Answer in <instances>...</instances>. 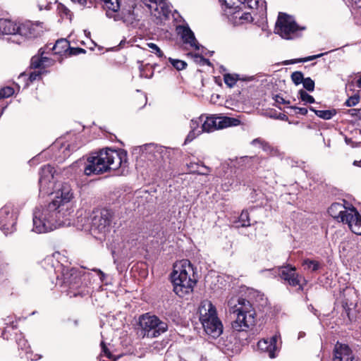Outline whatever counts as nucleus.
<instances>
[{"instance_id": "f257e3e1", "label": "nucleus", "mask_w": 361, "mask_h": 361, "mask_svg": "<svg viewBox=\"0 0 361 361\" xmlns=\"http://www.w3.org/2000/svg\"><path fill=\"white\" fill-rule=\"evenodd\" d=\"M39 186L40 195L54 194V198L47 205L35 209L32 231L44 233L70 225L69 216L73 212L71 200L73 197L71 185L56 182L54 169L51 165H46L41 168Z\"/></svg>"}, {"instance_id": "f03ea898", "label": "nucleus", "mask_w": 361, "mask_h": 361, "mask_svg": "<svg viewBox=\"0 0 361 361\" xmlns=\"http://www.w3.org/2000/svg\"><path fill=\"white\" fill-rule=\"evenodd\" d=\"M127 154L123 150L102 149L91 154L85 163L84 173L87 176L101 174L109 171L126 168Z\"/></svg>"}, {"instance_id": "7ed1b4c3", "label": "nucleus", "mask_w": 361, "mask_h": 361, "mask_svg": "<svg viewBox=\"0 0 361 361\" xmlns=\"http://www.w3.org/2000/svg\"><path fill=\"white\" fill-rule=\"evenodd\" d=\"M228 309L233 315L232 329L235 331H247L253 327L256 322V312L250 301L233 297L228 301Z\"/></svg>"}, {"instance_id": "20e7f679", "label": "nucleus", "mask_w": 361, "mask_h": 361, "mask_svg": "<svg viewBox=\"0 0 361 361\" xmlns=\"http://www.w3.org/2000/svg\"><path fill=\"white\" fill-rule=\"evenodd\" d=\"M171 278L173 290L180 297L192 293L197 281L193 266L188 259L180 260L174 264Z\"/></svg>"}, {"instance_id": "39448f33", "label": "nucleus", "mask_w": 361, "mask_h": 361, "mask_svg": "<svg viewBox=\"0 0 361 361\" xmlns=\"http://www.w3.org/2000/svg\"><path fill=\"white\" fill-rule=\"evenodd\" d=\"M223 6L225 15L234 25L250 23L252 17L250 13L243 12L240 9V5L243 4L252 9L259 8L262 11L266 10L264 0H219Z\"/></svg>"}, {"instance_id": "423d86ee", "label": "nucleus", "mask_w": 361, "mask_h": 361, "mask_svg": "<svg viewBox=\"0 0 361 361\" xmlns=\"http://www.w3.org/2000/svg\"><path fill=\"white\" fill-rule=\"evenodd\" d=\"M87 221L91 223H82L83 218L78 219L79 226L85 228V231H90L96 238L102 240L110 231L111 214L109 210H95L91 212V215L86 216Z\"/></svg>"}, {"instance_id": "0eeeda50", "label": "nucleus", "mask_w": 361, "mask_h": 361, "mask_svg": "<svg viewBox=\"0 0 361 361\" xmlns=\"http://www.w3.org/2000/svg\"><path fill=\"white\" fill-rule=\"evenodd\" d=\"M328 212L338 221L348 224L353 233L361 235V216L355 207L336 202L331 205Z\"/></svg>"}, {"instance_id": "6e6552de", "label": "nucleus", "mask_w": 361, "mask_h": 361, "mask_svg": "<svg viewBox=\"0 0 361 361\" xmlns=\"http://www.w3.org/2000/svg\"><path fill=\"white\" fill-rule=\"evenodd\" d=\"M200 321L205 332L214 338L223 332V324L217 316L215 306L209 300H204L199 307Z\"/></svg>"}, {"instance_id": "1a4fd4ad", "label": "nucleus", "mask_w": 361, "mask_h": 361, "mask_svg": "<svg viewBox=\"0 0 361 361\" xmlns=\"http://www.w3.org/2000/svg\"><path fill=\"white\" fill-rule=\"evenodd\" d=\"M106 9V15L115 21L122 20L127 26L135 27L139 21L137 15L135 13V4L123 8L118 13L120 8L119 0H102Z\"/></svg>"}, {"instance_id": "9d476101", "label": "nucleus", "mask_w": 361, "mask_h": 361, "mask_svg": "<svg viewBox=\"0 0 361 361\" xmlns=\"http://www.w3.org/2000/svg\"><path fill=\"white\" fill-rule=\"evenodd\" d=\"M139 325L144 337L157 338L168 330V324L155 315L146 313L139 318Z\"/></svg>"}, {"instance_id": "9b49d317", "label": "nucleus", "mask_w": 361, "mask_h": 361, "mask_svg": "<svg viewBox=\"0 0 361 361\" xmlns=\"http://www.w3.org/2000/svg\"><path fill=\"white\" fill-rule=\"evenodd\" d=\"M305 27H300L293 16L284 13H279L276 23L275 32L286 39L298 37Z\"/></svg>"}, {"instance_id": "f8f14e48", "label": "nucleus", "mask_w": 361, "mask_h": 361, "mask_svg": "<svg viewBox=\"0 0 361 361\" xmlns=\"http://www.w3.org/2000/svg\"><path fill=\"white\" fill-rule=\"evenodd\" d=\"M18 210L8 202L0 209V230L5 234L13 233L16 230Z\"/></svg>"}, {"instance_id": "ddd939ff", "label": "nucleus", "mask_w": 361, "mask_h": 361, "mask_svg": "<svg viewBox=\"0 0 361 361\" xmlns=\"http://www.w3.org/2000/svg\"><path fill=\"white\" fill-rule=\"evenodd\" d=\"M142 2L149 8L152 15L160 20L166 18L171 13L166 0H142Z\"/></svg>"}, {"instance_id": "4468645a", "label": "nucleus", "mask_w": 361, "mask_h": 361, "mask_svg": "<svg viewBox=\"0 0 361 361\" xmlns=\"http://www.w3.org/2000/svg\"><path fill=\"white\" fill-rule=\"evenodd\" d=\"M279 276L283 280L287 281L290 286H299V288L302 289L300 284L302 277L296 272L295 267L289 265L280 267Z\"/></svg>"}, {"instance_id": "2eb2a0df", "label": "nucleus", "mask_w": 361, "mask_h": 361, "mask_svg": "<svg viewBox=\"0 0 361 361\" xmlns=\"http://www.w3.org/2000/svg\"><path fill=\"white\" fill-rule=\"evenodd\" d=\"M331 361H356L348 345L337 343L335 345Z\"/></svg>"}, {"instance_id": "dca6fc26", "label": "nucleus", "mask_w": 361, "mask_h": 361, "mask_svg": "<svg viewBox=\"0 0 361 361\" xmlns=\"http://www.w3.org/2000/svg\"><path fill=\"white\" fill-rule=\"evenodd\" d=\"M177 30L184 44L189 45L190 48L195 50L200 49V44L195 39L193 32L188 27L179 26Z\"/></svg>"}, {"instance_id": "f3484780", "label": "nucleus", "mask_w": 361, "mask_h": 361, "mask_svg": "<svg viewBox=\"0 0 361 361\" xmlns=\"http://www.w3.org/2000/svg\"><path fill=\"white\" fill-rule=\"evenodd\" d=\"M279 336L274 335L270 339H262L257 343L259 350L267 352L270 358L276 357L275 351L276 350V341Z\"/></svg>"}, {"instance_id": "a211bd4d", "label": "nucleus", "mask_w": 361, "mask_h": 361, "mask_svg": "<svg viewBox=\"0 0 361 361\" xmlns=\"http://www.w3.org/2000/svg\"><path fill=\"white\" fill-rule=\"evenodd\" d=\"M37 25L30 21L17 25L16 36L32 38L37 35Z\"/></svg>"}, {"instance_id": "6ab92c4d", "label": "nucleus", "mask_w": 361, "mask_h": 361, "mask_svg": "<svg viewBox=\"0 0 361 361\" xmlns=\"http://www.w3.org/2000/svg\"><path fill=\"white\" fill-rule=\"evenodd\" d=\"M44 52L42 49L39 50V54L32 57L30 61V68L34 69H42L51 64V61L43 56Z\"/></svg>"}, {"instance_id": "aec40b11", "label": "nucleus", "mask_w": 361, "mask_h": 361, "mask_svg": "<svg viewBox=\"0 0 361 361\" xmlns=\"http://www.w3.org/2000/svg\"><path fill=\"white\" fill-rule=\"evenodd\" d=\"M218 130L240 125V121L233 117L216 114Z\"/></svg>"}, {"instance_id": "412c9836", "label": "nucleus", "mask_w": 361, "mask_h": 361, "mask_svg": "<svg viewBox=\"0 0 361 361\" xmlns=\"http://www.w3.org/2000/svg\"><path fill=\"white\" fill-rule=\"evenodd\" d=\"M17 24L8 19H0V35H13L16 37Z\"/></svg>"}, {"instance_id": "4be33fe9", "label": "nucleus", "mask_w": 361, "mask_h": 361, "mask_svg": "<svg viewBox=\"0 0 361 361\" xmlns=\"http://www.w3.org/2000/svg\"><path fill=\"white\" fill-rule=\"evenodd\" d=\"M203 133H211L218 130L216 114L207 116H204V121L202 123Z\"/></svg>"}, {"instance_id": "5701e85b", "label": "nucleus", "mask_w": 361, "mask_h": 361, "mask_svg": "<svg viewBox=\"0 0 361 361\" xmlns=\"http://www.w3.org/2000/svg\"><path fill=\"white\" fill-rule=\"evenodd\" d=\"M310 111L314 112V114L319 118L324 120H329L333 118L336 114V111L335 109L330 110H316L313 107L310 108Z\"/></svg>"}, {"instance_id": "b1692460", "label": "nucleus", "mask_w": 361, "mask_h": 361, "mask_svg": "<svg viewBox=\"0 0 361 361\" xmlns=\"http://www.w3.org/2000/svg\"><path fill=\"white\" fill-rule=\"evenodd\" d=\"M68 49H70L68 42L63 39L57 40L53 47V50L55 51V53L59 54H62L63 52H66Z\"/></svg>"}, {"instance_id": "393cba45", "label": "nucleus", "mask_w": 361, "mask_h": 361, "mask_svg": "<svg viewBox=\"0 0 361 361\" xmlns=\"http://www.w3.org/2000/svg\"><path fill=\"white\" fill-rule=\"evenodd\" d=\"M204 121V115H201L200 116L193 118L190 121V128L191 130H194L195 131H200L201 133H203L202 123Z\"/></svg>"}, {"instance_id": "a878e982", "label": "nucleus", "mask_w": 361, "mask_h": 361, "mask_svg": "<svg viewBox=\"0 0 361 361\" xmlns=\"http://www.w3.org/2000/svg\"><path fill=\"white\" fill-rule=\"evenodd\" d=\"M253 144L259 143L261 145L262 149L267 152L268 154H270L271 155L275 154L276 150L268 143H265L262 142L259 139H255L252 141Z\"/></svg>"}, {"instance_id": "bb28decb", "label": "nucleus", "mask_w": 361, "mask_h": 361, "mask_svg": "<svg viewBox=\"0 0 361 361\" xmlns=\"http://www.w3.org/2000/svg\"><path fill=\"white\" fill-rule=\"evenodd\" d=\"M169 61L171 65L178 71H182L187 66V63L182 60L169 58Z\"/></svg>"}, {"instance_id": "cd10ccee", "label": "nucleus", "mask_w": 361, "mask_h": 361, "mask_svg": "<svg viewBox=\"0 0 361 361\" xmlns=\"http://www.w3.org/2000/svg\"><path fill=\"white\" fill-rule=\"evenodd\" d=\"M302 265L305 269H312V271H317L319 269V264L317 261L310 260L309 259H305Z\"/></svg>"}, {"instance_id": "c85d7f7f", "label": "nucleus", "mask_w": 361, "mask_h": 361, "mask_svg": "<svg viewBox=\"0 0 361 361\" xmlns=\"http://www.w3.org/2000/svg\"><path fill=\"white\" fill-rule=\"evenodd\" d=\"M224 80L226 85H227L229 87H232L235 85L238 80V78L235 75L226 74L224 75Z\"/></svg>"}, {"instance_id": "c756f323", "label": "nucleus", "mask_w": 361, "mask_h": 361, "mask_svg": "<svg viewBox=\"0 0 361 361\" xmlns=\"http://www.w3.org/2000/svg\"><path fill=\"white\" fill-rule=\"evenodd\" d=\"M144 149H145V150L147 151V152L159 153V154H161L164 150V149H163L161 147L157 146V145H156L154 144H152V143L144 146Z\"/></svg>"}, {"instance_id": "7c9ffc66", "label": "nucleus", "mask_w": 361, "mask_h": 361, "mask_svg": "<svg viewBox=\"0 0 361 361\" xmlns=\"http://www.w3.org/2000/svg\"><path fill=\"white\" fill-rule=\"evenodd\" d=\"M298 94L300 95V98L304 102L310 103V104L314 102V97L312 96H311L310 94H309L308 93H307L305 90H300L299 91Z\"/></svg>"}, {"instance_id": "2f4dec72", "label": "nucleus", "mask_w": 361, "mask_h": 361, "mask_svg": "<svg viewBox=\"0 0 361 361\" xmlns=\"http://www.w3.org/2000/svg\"><path fill=\"white\" fill-rule=\"evenodd\" d=\"M14 90L11 87H5L0 90V99L7 98L13 95Z\"/></svg>"}, {"instance_id": "473e14b6", "label": "nucleus", "mask_w": 361, "mask_h": 361, "mask_svg": "<svg viewBox=\"0 0 361 361\" xmlns=\"http://www.w3.org/2000/svg\"><path fill=\"white\" fill-rule=\"evenodd\" d=\"M240 222H241V226L243 227H246L250 226L249 214L247 211H243L240 215Z\"/></svg>"}, {"instance_id": "72a5a7b5", "label": "nucleus", "mask_w": 361, "mask_h": 361, "mask_svg": "<svg viewBox=\"0 0 361 361\" xmlns=\"http://www.w3.org/2000/svg\"><path fill=\"white\" fill-rule=\"evenodd\" d=\"M291 79L295 85H300L304 80L303 75L301 72L295 71L292 73Z\"/></svg>"}, {"instance_id": "f704fd0d", "label": "nucleus", "mask_w": 361, "mask_h": 361, "mask_svg": "<svg viewBox=\"0 0 361 361\" xmlns=\"http://www.w3.org/2000/svg\"><path fill=\"white\" fill-rule=\"evenodd\" d=\"M303 87L307 91L312 92L314 90V82L310 78H304L302 81Z\"/></svg>"}, {"instance_id": "c9c22d12", "label": "nucleus", "mask_w": 361, "mask_h": 361, "mask_svg": "<svg viewBox=\"0 0 361 361\" xmlns=\"http://www.w3.org/2000/svg\"><path fill=\"white\" fill-rule=\"evenodd\" d=\"M360 96L357 94L350 97L346 102H345V104L347 106H354L360 102Z\"/></svg>"}, {"instance_id": "e433bc0d", "label": "nucleus", "mask_w": 361, "mask_h": 361, "mask_svg": "<svg viewBox=\"0 0 361 361\" xmlns=\"http://www.w3.org/2000/svg\"><path fill=\"white\" fill-rule=\"evenodd\" d=\"M89 215H91V212H87L85 211L84 212H80V214L77 216V219H76V221H75V225L78 227V228L81 229V230H85V228H82V227L79 226L80 224H78V219L80 218H83L82 223H89V224L91 223V221H87V219H85V217L86 216H89Z\"/></svg>"}, {"instance_id": "4c0bfd02", "label": "nucleus", "mask_w": 361, "mask_h": 361, "mask_svg": "<svg viewBox=\"0 0 361 361\" xmlns=\"http://www.w3.org/2000/svg\"><path fill=\"white\" fill-rule=\"evenodd\" d=\"M200 134H201L200 131H195L194 130H190L185 140V144L192 142L195 138H196Z\"/></svg>"}, {"instance_id": "58836bf2", "label": "nucleus", "mask_w": 361, "mask_h": 361, "mask_svg": "<svg viewBox=\"0 0 361 361\" xmlns=\"http://www.w3.org/2000/svg\"><path fill=\"white\" fill-rule=\"evenodd\" d=\"M147 46L151 49V51L156 54L159 57H162L164 56L163 52L156 44L148 43Z\"/></svg>"}, {"instance_id": "ea45409f", "label": "nucleus", "mask_w": 361, "mask_h": 361, "mask_svg": "<svg viewBox=\"0 0 361 361\" xmlns=\"http://www.w3.org/2000/svg\"><path fill=\"white\" fill-rule=\"evenodd\" d=\"M140 69V75L142 78H150L152 75V72L149 75L146 73L147 69H150V67L148 64L143 66L142 64H140L139 66Z\"/></svg>"}, {"instance_id": "a19ab883", "label": "nucleus", "mask_w": 361, "mask_h": 361, "mask_svg": "<svg viewBox=\"0 0 361 361\" xmlns=\"http://www.w3.org/2000/svg\"><path fill=\"white\" fill-rule=\"evenodd\" d=\"M72 275H73V274H70L68 272V269H63V279H61L62 283H64V284L67 283L68 285H71L72 281L70 279V276H72Z\"/></svg>"}, {"instance_id": "79ce46f5", "label": "nucleus", "mask_w": 361, "mask_h": 361, "mask_svg": "<svg viewBox=\"0 0 361 361\" xmlns=\"http://www.w3.org/2000/svg\"><path fill=\"white\" fill-rule=\"evenodd\" d=\"M196 166H197L196 164H190V165L188 166L189 168H191V169H190V173H197V174L202 175V176H207L209 174V172L210 171L209 168L204 166L207 171H195L194 169V167Z\"/></svg>"}, {"instance_id": "37998d69", "label": "nucleus", "mask_w": 361, "mask_h": 361, "mask_svg": "<svg viewBox=\"0 0 361 361\" xmlns=\"http://www.w3.org/2000/svg\"><path fill=\"white\" fill-rule=\"evenodd\" d=\"M42 71L41 70L34 71L30 73L29 80L32 82L41 78Z\"/></svg>"}, {"instance_id": "c03bdc74", "label": "nucleus", "mask_w": 361, "mask_h": 361, "mask_svg": "<svg viewBox=\"0 0 361 361\" xmlns=\"http://www.w3.org/2000/svg\"><path fill=\"white\" fill-rule=\"evenodd\" d=\"M324 54H317V55L310 56H308V57H306V58H304V59H298L297 61H298V62L310 61L314 60V59H315L317 58H319V57L323 56Z\"/></svg>"}, {"instance_id": "a18cd8bd", "label": "nucleus", "mask_w": 361, "mask_h": 361, "mask_svg": "<svg viewBox=\"0 0 361 361\" xmlns=\"http://www.w3.org/2000/svg\"><path fill=\"white\" fill-rule=\"evenodd\" d=\"M101 345H102V353L104 354V355L109 358H111L112 355L111 354L109 349L105 346L104 343L103 342H102Z\"/></svg>"}, {"instance_id": "49530a36", "label": "nucleus", "mask_w": 361, "mask_h": 361, "mask_svg": "<svg viewBox=\"0 0 361 361\" xmlns=\"http://www.w3.org/2000/svg\"><path fill=\"white\" fill-rule=\"evenodd\" d=\"M74 4L78 5L80 7L83 8L86 6L87 0H71Z\"/></svg>"}, {"instance_id": "de8ad7c7", "label": "nucleus", "mask_w": 361, "mask_h": 361, "mask_svg": "<svg viewBox=\"0 0 361 361\" xmlns=\"http://www.w3.org/2000/svg\"><path fill=\"white\" fill-rule=\"evenodd\" d=\"M296 114L301 115H306L307 114V109L302 107H294Z\"/></svg>"}, {"instance_id": "09e8293b", "label": "nucleus", "mask_w": 361, "mask_h": 361, "mask_svg": "<svg viewBox=\"0 0 361 361\" xmlns=\"http://www.w3.org/2000/svg\"><path fill=\"white\" fill-rule=\"evenodd\" d=\"M85 50L82 48H75V49H71L70 53L71 54L77 55L80 53H85Z\"/></svg>"}, {"instance_id": "8fccbe9b", "label": "nucleus", "mask_w": 361, "mask_h": 361, "mask_svg": "<svg viewBox=\"0 0 361 361\" xmlns=\"http://www.w3.org/2000/svg\"><path fill=\"white\" fill-rule=\"evenodd\" d=\"M351 4L352 6L355 8H361V0H348Z\"/></svg>"}, {"instance_id": "3c124183", "label": "nucleus", "mask_w": 361, "mask_h": 361, "mask_svg": "<svg viewBox=\"0 0 361 361\" xmlns=\"http://www.w3.org/2000/svg\"><path fill=\"white\" fill-rule=\"evenodd\" d=\"M196 57H200L203 64L210 65V61L208 59H204L198 55H195Z\"/></svg>"}, {"instance_id": "603ef678", "label": "nucleus", "mask_w": 361, "mask_h": 361, "mask_svg": "<svg viewBox=\"0 0 361 361\" xmlns=\"http://www.w3.org/2000/svg\"><path fill=\"white\" fill-rule=\"evenodd\" d=\"M276 102H278V103H286V101L284 100V99L280 96H276Z\"/></svg>"}, {"instance_id": "864d4df0", "label": "nucleus", "mask_w": 361, "mask_h": 361, "mask_svg": "<svg viewBox=\"0 0 361 361\" xmlns=\"http://www.w3.org/2000/svg\"><path fill=\"white\" fill-rule=\"evenodd\" d=\"M357 86L361 89V75L359 76V78L357 80Z\"/></svg>"}, {"instance_id": "5fc2aeb1", "label": "nucleus", "mask_w": 361, "mask_h": 361, "mask_svg": "<svg viewBox=\"0 0 361 361\" xmlns=\"http://www.w3.org/2000/svg\"><path fill=\"white\" fill-rule=\"evenodd\" d=\"M94 271H97L101 275L100 279L102 280L104 276V274L101 270L94 269Z\"/></svg>"}, {"instance_id": "6e6d98bb", "label": "nucleus", "mask_w": 361, "mask_h": 361, "mask_svg": "<svg viewBox=\"0 0 361 361\" xmlns=\"http://www.w3.org/2000/svg\"><path fill=\"white\" fill-rule=\"evenodd\" d=\"M353 165L357 166H361V160L360 161H355L353 162Z\"/></svg>"}, {"instance_id": "4d7b16f0", "label": "nucleus", "mask_w": 361, "mask_h": 361, "mask_svg": "<svg viewBox=\"0 0 361 361\" xmlns=\"http://www.w3.org/2000/svg\"><path fill=\"white\" fill-rule=\"evenodd\" d=\"M223 188L224 190H228L229 188H230V185H223Z\"/></svg>"}, {"instance_id": "13d9d810", "label": "nucleus", "mask_w": 361, "mask_h": 361, "mask_svg": "<svg viewBox=\"0 0 361 361\" xmlns=\"http://www.w3.org/2000/svg\"><path fill=\"white\" fill-rule=\"evenodd\" d=\"M309 309H310L312 312H313L314 314H316V312H317V311L314 310V308L312 305H310V306L309 307Z\"/></svg>"}, {"instance_id": "bf43d9fd", "label": "nucleus", "mask_w": 361, "mask_h": 361, "mask_svg": "<svg viewBox=\"0 0 361 361\" xmlns=\"http://www.w3.org/2000/svg\"><path fill=\"white\" fill-rule=\"evenodd\" d=\"M6 108V106H5V107L2 108L1 109H0V117L3 115L4 111Z\"/></svg>"}, {"instance_id": "052dcab7", "label": "nucleus", "mask_w": 361, "mask_h": 361, "mask_svg": "<svg viewBox=\"0 0 361 361\" xmlns=\"http://www.w3.org/2000/svg\"><path fill=\"white\" fill-rule=\"evenodd\" d=\"M85 35H86V36H88V35H90V32L87 31V30H85Z\"/></svg>"}, {"instance_id": "680f3d73", "label": "nucleus", "mask_w": 361, "mask_h": 361, "mask_svg": "<svg viewBox=\"0 0 361 361\" xmlns=\"http://www.w3.org/2000/svg\"><path fill=\"white\" fill-rule=\"evenodd\" d=\"M351 111H356L357 110L356 109H352L350 110Z\"/></svg>"}]
</instances>
